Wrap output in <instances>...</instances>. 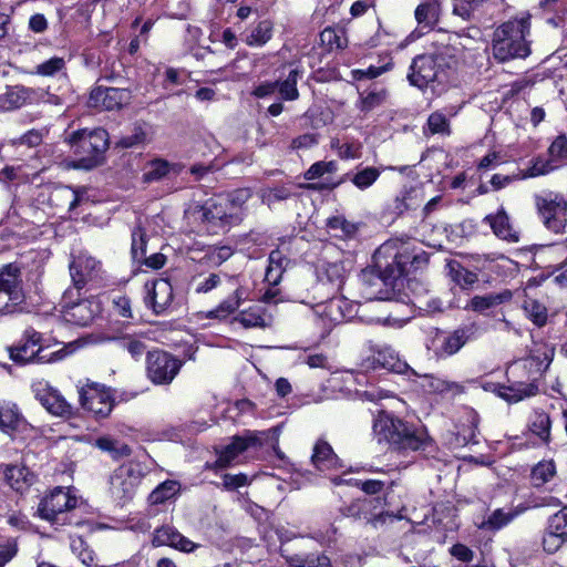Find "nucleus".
Segmentation results:
<instances>
[{
    "label": "nucleus",
    "instance_id": "obj_1",
    "mask_svg": "<svg viewBox=\"0 0 567 567\" xmlns=\"http://www.w3.org/2000/svg\"><path fill=\"white\" fill-rule=\"evenodd\" d=\"M554 355V349L547 344H542L533 350V353L525 359L513 362L507 368L508 385L486 384L485 390H493L498 396L509 403H516L536 395L538 377L549 367Z\"/></svg>",
    "mask_w": 567,
    "mask_h": 567
},
{
    "label": "nucleus",
    "instance_id": "obj_2",
    "mask_svg": "<svg viewBox=\"0 0 567 567\" xmlns=\"http://www.w3.org/2000/svg\"><path fill=\"white\" fill-rule=\"evenodd\" d=\"M530 17L514 18L501 24L493 34L492 53L499 62L525 59L530 54Z\"/></svg>",
    "mask_w": 567,
    "mask_h": 567
},
{
    "label": "nucleus",
    "instance_id": "obj_3",
    "mask_svg": "<svg viewBox=\"0 0 567 567\" xmlns=\"http://www.w3.org/2000/svg\"><path fill=\"white\" fill-rule=\"evenodd\" d=\"M441 41L436 40L433 44H437L434 51L416 56L411 65V72L408 78L412 85L423 89L435 81L441 82L444 75V68L450 66L455 58V48L451 47L445 39L447 34H440Z\"/></svg>",
    "mask_w": 567,
    "mask_h": 567
},
{
    "label": "nucleus",
    "instance_id": "obj_4",
    "mask_svg": "<svg viewBox=\"0 0 567 567\" xmlns=\"http://www.w3.org/2000/svg\"><path fill=\"white\" fill-rule=\"evenodd\" d=\"M42 334L32 328L24 331L21 340L9 348L12 361L21 364L38 362L53 363L63 360L79 348V341L70 342L61 349L47 353L42 347Z\"/></svg>",
    "mask_w": 567,
    "mask_h": 567
},
{
    "label": "nucleus",
    "instance_id": "obj_5",
    "mask_svg": "<svg viewBox=\"0 0 567 567\" xmlns=\"http://www.w3.org/2000/svg\"><path fill=\"white\" fill-rule=\"evenodd\" d=\"M235 215L228 210V203L217 195L207 199L203 205L187 212V218L198 224L199 231L219 234L227 231L234 225Z\"/></svg>",
    "mask_w": 567,
    "mask_h": 567
},
{
    "label": "nucleus",
    "instance_id": "obj_6",
    "mask_svg": "<svg viewBox=\"0 0 567 567\" xmlns=\"http://www.w3.org/2000/svg\"><path fill=\"white\" fill-rule=\"evenodd\" d=\"M69 143L79 158L78 167L90 169L95 167L109 147V135L103 128L79 130L69 136Z\"/></svg>",
    "mask_w": 567,
    "mask_h": 567
},
{
    "label": "nucleus",
    "instance_id": "obj_7",
    "mask_svg": "<svg viewBox=\"0 0 567 567\" xmlns=\"http://www.w3.org/2000/svg\"><path fill=\"white\" fill-rule=\"evenodd\" d=\"M145 475L144 466L131 461L117 467L110 478V493L115 502L125 504L131 501Z\"/></svg>",
    "mask_w": 567,
    "mask_h": 567
},
{
    "label": "nucleus",
    "instance_id": "obj_8",
    "mask_svg": "<svg viewBox=\"0 0 567 567\" xmlns=\"http://www.w3.org/2000/svg\"><path fill=\"white\" fill-rule=\"evenodd\" d=\"M535 206L545 227L555 233L561 234L567 224V200L557 193L547 190L534 196Z\"/></svg>",
    "mask_w": 567,
    "mask_h": 567
},
{
    "label": "nucleus",
    "instance_id": "obj_9",
    "mask_svg": "<svg viewBox=\"0 0 567 567\" xmlns=\"http://www.w3.org/2000/svg\"><path fill=\"white\" fill-rule=\"evenodd\" d=\"M76 289H68L60 302L62 319L71 324L89 326L100 311L99 303L90 299H78Z\"/></svg>",
    "mask_w": 567,
    "mask_h": 567
},
{
    "label": "nucleus",
    "instance_id": "obj_10",
    "mask_svg": "<svg viewBox=\"0 0 567 567\" xmlns=\"http://www.w3.org/2000/svg\"><path fill=\"white\" fill-rule=\"evenodd\" d=\"M76 504L78 499L69 488L56 487L40 501L37 513L51 524L64 525L66 513L75 508Z\"/></svg>",
    "mask_w": 567,
    "mask_h": 567
},
{
    "label": "nucleus",
    "instance_id": "obj_11",
    "mask_svg": "<svg viewBox=\"0 0 567 567\" xmlns=\"http://www.w3.org/2000/svg\"><path fill=\"white\" fill-rule=\"evenodd\" d=\"M316 323L328 333L334 326L353 316V305L344 297L337 296L313 307Z\"/></svg>",
    "mask_w": 567,
    "mask_h": 567
},
{
    "label": "nucleus",
    "instance_id": "obj_12",
    "mask_svg": "<svg viewBox=\"0 0 567 567\" xmlns=\"http://www.w3.org/2000/svg\"><path fill=\"white\" fill-rule=\"evenodd\" d=\"M182 364L179 359L168 352L162 350L147 352V377L155 384H169L178 374Z\"/></svg>",
    "mask_w": 567,
    "mask_h": 567
},
{
    "label": "nucleus",
    "instance_id": "obj_13",
    "mask_svg": "<svg viewBox=\"0 0 567 567\" xmlns=\"http://www.w3.org/2000/svg\"><path fill=\"white\" fill-rule=\"evenodd\" d=\"M22 300L19 268L13 265L2 267L0 269V313L12 311V308L21 303Z\"/></svg>",
    "mask_w": 567,
    "mask_h": 567
},
{
    "label": "nucleus",
    "instance_id": "obj_14",
    "mask_svg": "<svg viewBox=\"0 0 567 567\" xmlns=\"http://www.w3.org/2000/svg\"><path fill=\"white\" fill-rule=\"evenodd\" d=\"M80 403L95 417H106L113 410L114 399L104 386L92 384L81 389Z\"/></svg>",
    "mask_w": 567,
    "mask_h": 567
},
{
    "label": "nucleus",
    "instance_id": "obj_15",
    "mask_svg": "<svg viewBox=\"0 0 567 567\" xmlns=\"http://www.w3.org/2000/svg\"><path fill=\"white\" fill-rule=\"evenodd\" d=\"M265 440L264 432L247 431L243 435L234 436L231 443L219 453L216 466L220 468L230 466L241 453L251 447L261 446Z\"/></svg>",
    "mask_w": 567,
    "mask_h": 567
},
{
    "label": "nucleus",
    "instance_id": "obj_16",
    "mask_svg": "<svg viewBox=\"0 0 567 567\" xmlns=\"http://www.w3.org/2000/svg\"><path fill=\"white\" fill-rule=\"evenodd\" d=\"M32 390L37 400L51 414L61 417L72 415V405L49 382L44 380L37 381L32 384Z\"/></svg>",
    "mask_w": 567,
    "mask_h": 567
},
{
    "label": "nucleus",
    "instance_id": "obj_17",
    "mask_svg": "<svg viewBox=\"0 0 567 567\" xmlns=\"http://www.w3.org/2000/svg\"><path fill=\"white\" fill-rule=\"evenodd\" d=\"M380 368L396 373H409L411 370L408 364L399 358L398 353L388 346L378 347L373 350L371 355L363 359L360 363L362 371L377 370Z\"/></svg>",
    "mask_w": 567,
    "mask_h": 567
},
{
    "label": "nucleus",
    "instance_id": "obj_18",
    "mask_svg": "<svg viewBox=\"0 0 567 567\" xmlns=\"http://www.w3.org/2000/svg\"><path fill=\"white\" fill-rule=\"evenodd\" d=\"M33 427L20 413L18 406L9 401L0 400V431L11 437H24Z\"/></svg>",
    "mask_w": 567,
    "mask_h": 567
},
{
    "label": "nucleus",
    "instance_id": "obj_19",
    "mask_svg": "<svg viewBox=\"0 0 567 567\" xmlns=\"http://www.w3.org/2000/svg\"><path fill=\"white\" fill-rule=\"evenodd\" d=\"M131 92L126 89L97 86L90 93L87 104L99 110H118L128 104Z\"/></svg>",
    "mask_w": 567,
    "mask_h": 567
},
{
    "label": "nucleus",
    "instance_id": "obj_20",
    "mask_svg": "<svg viewBox=\"0 0 567 567\" xmlns=\"http://www.w3.org/2000/svg\"><path fill=\"white\" fill-rule=\"evenodd\" d=\"M412 377H414L412 381L427 393L456 396L465 391V386L462 383L445 380L434 374L419 373L411 369L409 378Z\"/></svg>",
    "mask_w": 567,
    "mask_h": 567
},
{
    "label": "nucleus",
    "instance_id": "obj_21",
    "mask_svg": "<svg viewBox=\"0 0 567 567\" xmlns=\"http://www.w3.org/2000/svg\"><path fill=\"white\" fill-rule=\"evenodd\" d=\"M145 303L151 307L156 315H162L173 301V288L171 282L164 278L148 280L144 285Z\"/></svg>",
    "mask_w": 567,
    "mask_h": 567
},
{
    "label": "nucleus",
    "instance_id": "obj_22",
    "mask_svg": "<svg viewBox=\"0 0 567 567\" xmlns=\"http://www.w3.org/2000/svg\"><path fill=\"white\" fill-rule=\"evenodd\" d=\"M101 271V264L95 258L81 252L70 264V275L73 289L80 291L87 282L96 279Z\"/></svg>",
    "mask_w": 567,
    "mask_h": 567
},
{
    "label": "nucleus",
    "instance_id": "obj_23",
    "mask_svg": "<svg viewBox=\"0 0 567 567\" xmlns=\"http://www.w3.org/2000/svg\"><path fill=\"white\" fill-rule=\"evenodd\" d=\"M478 333L476 323H468L455 329L452 333L443 337L435 353L440 358H447L457 353L468 341L475 339Z\"/></svg>",
    "mask_w": 567,
    "mask_h": 567
},
{
    "label": "nucleus",
    "instance_id": "obj_24",
    "mask_svg": "<svg viewBox=\"0 0 567 567\" xmlns=\"http://www.w3.org/2000/svg\"><path fill=\"white\" fill-rule=\"evenodd\" d=\"M405 425L406 423L402 420L381 412L373 422V432L380 442L385 441L395 446L396 442H400L403 431H405Z\"/></svg>",
    "mask_w": 567,
    "mask_h": 567
},
{
    "label": "nucleus",
    "instance_id": "obj_25",
    "mask_svg": "<svg viewBox=\"0 0 567 567\" xmlns=\"http://www.w3.org/2000/svg\"><path fill=\"white\" fill-rule=\"evenodd\" d=\"M483 223L488 225L493 234L507 243L519 241V231L514 227L506 209L501 206L495 214H488L483 218Z\"/></svg>",
    "mask_w": 567,
    "mask_h": 567
},
{
    "label": "nucleus",
    "instance_id": "obj_26",
    "mask_svg": "<svg viewBox=\"0 0 567 567\" xmlns=\"http://www.w3.org/2000/svg\"><path fill=\"white\" fill-rule=\"evenodd\" d=\"M3 478L16 492L22 494L34 483V474L24 465L11 464L3 466Z\"/></svg>",
    "mask_w": 567,
    "mask_h": 567
},
{
    "label": "nucleus",
    "instance_id": "obj_27",
    "mask_svg": "<svg viewBox=\"0 0 567 567\" xmlns=\"http://www.w3.org/2000/svg\"><path fill=\"white\" fill-rule=\"evenodd\" d=\"M154 546H172L181 551L190 553L197 545L172 527H162L155 530Z\"/></svg>",
    "mask_w": 567,
    "mask_h": 567
},
{
    "label": "nucleus",
    "instance_id": "obj_28",
    "mask_svg": "<svg viewBox=\"0 0 567 567\" xmlns=\"http://www.w3.org/2000/svg\"><path fill=\"white\" fill-rule=\"evenodd\" d=\"M183 166L176 163H169L166 159L156 158L148 162L144 167L143 181L146 183L158 182L171 175H178Z\"/></svg>",
    "mask_w": 567,
    "mask_h": 567
},
{
    "label": "nucleus",
    "instance_id": "obj_29",
    "mask_svg": "<svg viewBox=\"0 0 567 567\" xmlns=\"http://www.w3.org/2000/svg\"><path fill=\"white\" fill-rule=\"evenodd\" d=\"M512 299V292L509 290H503L501 292H491L484 296H474L465 309L472 310L478 313H485L487 310L493 309L499 305H503Z\"/></svg>",
    "mask_w": 567,
    "mask_h": 567
},
{
    "label": "nucleus",
    "instance_id": "obj_30",
    "mask_svg": "<svg viewBox=\"0 0 567 567\" xmlns=\"http://www.w3.org/2000/svg\"><path fill=\"white\" fill-rule=\"evenodd\" d=\"M311 461L320 471L337 468L340 466L339 457L333 452L330 444L323 440H319L315 444Z\"/></svg>",
    "mask_w": 567,
    "mask_h": 567
},
{
    "label": "nucleus",
    "instance_id": "obj_31",
    "mask_svg": "<svg viewBox=\"0 0 567 567\" xmlns=\"http://www.w3.org/2000/svg\"><path fill=\"white\" fill-rule=\"evenodd\" d=\"M235 322L240 323L246 329L265 328L268 326L269 317L262 306L254 305L241 310L235 318Z\"/></svg>",
    "mask_w": 567,
    "mask_h": 567
},
{
    "label": "nucleus",
    "instance_id": "obj_32",
    "mask_svg": "<svg viewBox=\"0 0 567 567\" xmlns=\"http://www.w3.org/2000/svg\"><path fill=\"white\" fill-rule=\"evenodd\" d=\"M220 196L228 203V210L231 215H235L234 220L236 224H239L244 219L245 205L251 197V190L249 188H239Z\"/></svg>",
    "mask_w": 567,
    "mask_h": 567
},
{
    "label": "nucleus",
    "instance_id": "obj_33",
    "mask_svg": "<svg viewBox=\"0 0 567 567\" xmlns=\"http://www.w3.org/2000/svg\"><path fill=\"white\" fill-rule=\"evenodd\" d=\"M269 264L266 269L265 280L271 285L277 286L282 278L288 259L282 255L280 250H272L269 255Z\"/></svg>",
    "mask_w": 567,
    "mask_h": 567
},
{
    "label": "nucleus",
    "instance_id": "obj_34",
    "mask_svg": "<svg viewBox=\"0 0 567 567\" xmlns=\"http://www.w3.org/2000/svg\"><path fill=\"white\" fill-rule=\"evenodd\" d=\"M522 512L517 509H495L478 527L486 530H498L513 522Z\"/></svg>",
    "mask_w": 567,
    "mask_h": 567
},
{
    "label": "nucleus",
    "instance_id": "obj_35",
    "mask_svg": "<svg viewBox=\"0 0 567 567\" xmlns=\"http://www.w3.org/2000/svg\"><path fill=\"white\" fill-rule=\"evenodd\" d=\"M274 23L268 20L259 21L251 28L244 41L248 47H262L272 38Z\"/></svg>",
    "mask_w": 567,
    "mask_h": 567
},
{
    "label": "nucleus",
    "instance_id": "obj_36",
    "mask_svg": "<svg viewBox=\"0 0 567 567\" xmlns=\"http://www.w3.org/2000/svg\"><path fill=\"white\" fill-rule=\"evenodd\" d=\"M29 97V91L23 86H8L0 93V111L20 107Z\"/></svg>",
    "mask_w": 567,
    "mask_h": 567
},
{
    "label": "nucleus",
    "instance_id": "obj_37",
    "mask_svg": "<svg viewBox=\"0 0 567 567\" xmlns=\"http://www.w3.org/2000/svg\"><path fill=\"white\" fill-rule=\"evenodd\" d=\"M440 12V1L427 0L416 7L414 16L419 24L431 28L439 21Z\"/></svg>",
    "mask_w": 567,
    "mask_h": 567
},
{
    "label": "nucleus",
    "instance_id": "obj_38",
    "mask_svg": "<svg viewBox=\"0 0 567 567\" xmlns=\"http://www.w3.org/2000/svg\"><path fill=\"white\" fill-rule=\"evenodd\" d=\"M94 446L103 452L109 453L114 460L130 456L132 453V449L127 444L114 440L110 436H102L96 439Z\"/></svg>",
    "mask_w": 567,
    "mask_h": 567
},
{
    "label": "nucleus",
    "instance_id": "obj_39",
    "mask_svg": "<svg viewBox=\"0 0 567 567\" xmlns=\"http://www.w3.org/2000/svg\"><path fill=\"white\" fill-rule=\"evenodd\" d=\"M523 310L526 317L537 327H544L547 323V308L536 299L526 298L523 302Z\"/></svg>",
    "mask_w": 567,
    "mask_h": 567
},
{
    "label": "nucleus",
    "instance_id": "obj_40",
    "mask_svg": "<svg viewBox=\"0 0 567 567\" xmlns=\"http://www.w3.org/2000/svg\"><path fill=\"white\" fill-rule=\"evenodd\" d=\"M550 417L545 412H534L529 421V430L537 435L542 442L548 443L550 440Z\"/></svg>",
    "mask_w": 567,
    "mask_h": 567
},
{
    "label": "nucleus",
    "instance_id": "obj_41",
    "mask_svg": "<svg viewBox=\"0 0 567 567\" xmlns=\"http://www.w3.org/2000/svg\"><path fill=\"white\" fill-rule=\"evenodd\" d=\"M241 299V291L236 289L235 292L223 302H220L217 308L210 310L207 313V317L219 320L227 318L230 313L235 312L239 308Z\"/></svg>",
    "mask_w": 567,
    "mask_h": 567
},
{
    "label": "nucleus",
    "instance_id": "obj_42",
    "mask_svg": "<svg viewBox=\"0 0 567 567\" xmlns=\"http://www.w3.org/2000/svg\"><path fill=\"white\" fill-rule=\"evenodd\" d=\"M181 489V485L176 481H165L159 484L148 496L151 504H163L175 497Z\"/></svg>",
    "mask_w": 567,
    "mask_h": 567
},
{
    "label": "nucleus",
    "instance_id": "obj_43",
    "mask_svg": "<svg viewBox=\"0 0 567 567\" xmlns=\"http://www.w3.org/2000/svg\"><path fill=\"white\" fill-rule=\"evenodd\" d=\"M427 437L423 433H417L412 431L408 424L405 425V431H403L401 435L400 442H396L395 447L402 450H423L427 445Z\"/></svg>",
    "mask_w": 567,
    "mask_h": 567
},
{
    "label": "nucleus",
    "instance_id": "obj_44",
    "mask_svg": "<svg viewBox=\"0 0 567 567\" xmlns=\"http://www.w3.org/2000/svg\"><path fill=\"white\" fill-rule=\"evenodd\" d=\"M449 267L452 279L464 289L472 287L478 280V277L475 272L465 269L457 261H451Z\"/></svg>",
    "mask_w": 567,
    "mask_h": 567
},
{
    "label": "nucleus",
    "instance_id": "obj_45",
    "mask_svg": "<svg viewBox=\"0 0 567 567\" xmlns=\"http://www.w3.org/2000/svg\"><path fill=\"white\" fill-rule=\"evenodd\" d=\"M556 474V466L553 461H542L532 470L530 478L534 486H543Z\"/></svg>",
    "mask_w": 567,
    "mask_h": 567
},
{
    "label": "nucleus",
    "instance_id": "obj_46",
    "mask_svg": "<svg viewBox=\"0 0 567 567\" xmlns=\"http://www.w3.org/2000/svg\"><path fill=\"white\" fill-rule=\"evenodd\" d=\"M386 95L388 94L384 89L363 92L360 94L358 107L361 112L368 113L382 105L385 102Z\"/></svg>",
    "mask_w": 567,
    "mask_h": 567
},
{
    "label": "nucleus",
    "instance_id": "obj_47",
    "mask_svg": "<svg viewBox=\"0 0 567 567\" xmlns=\"http://www.w3.org/2000/svg\"><path fill=\"white\" fill-rule=\"evenodd\" d=\"M299 75V71L295 69L289 72L286 80L282 82L278 81L277 91L279 92L282 100L295 101L299 97V92L297 89Z\"/></svg>",
    "mask_w": 567,
    "mask_h": 567
},
{
    "label": "nucleus",
    "instance_id": "obj_48",
    "mask_svg": "<svg viewBox=\"0 0 567 567\" xmlns=\"http://www.w3.org/2000/svg\"><path fill=\"white\" fill-rule=\"evenodd\" d=\"M381 171L378 167L368 166L359 169L352 177V184L361 190L371 187L380 177Z\"/></svg>",
    "mask_w": 567,
    "mask_h": 567
},
{
    "label": "nucleus",
    "instance_id": "obj_49",
    "mask_svg": "<svg viewBox=\"0 0 567 567\" xmlns=\"http://www.w3.org/2000/svg\"><path fill=\"white\" fill-rule=\"evenodd\" d=\"M401 256L395 255L391 264H389L382 271L378 279L382 280L385 285H394L400 280L404 272V262Z\"/></svg>",
    "mask_w": 567,
    "mask_h": 567
},
{
    "label": "nucleus",
    "instance_id": "obj_50",
    "mask_svg": "<svg viewBox=\"0 0 567 567\" xmlns=\"http://www.w3.org/2000/svg\"><path fill=\"white\" fill-rule=\"evenodd\" d=\"M66 62L61 56H53L35 66L34 73L41 76H54L60 72H64Z\"/></svg>",
    "mask_w": 567,
    "mask_h": 567
},
{
    "label": "nucleus",
    "instance_id": "obj_51",
    "mask_svg": "<svg viewBox=\"0 0 567 567\" xmlns=\"http://www.w3.org/2000/svg\"><path fill=\"white\" fill-rule=\"evenodd\" d=\"M320 276L321 278L324 277L336 289H340L346 277V271L342 264L330 262L322 266Z\"/></svg>",
    "mask_w": 567,
    "mask_h": 567
},
{
    "label": "nucleus",
    "instance_id": "obj_52",
    "mask_svg": "<svg viewBox=\"0 0 567 567\" xmlns=\"http://www.w3.org/2000/svg\"><path fill=\"white\" fill-rule=\"evenodd\" d=\"M338 169V163L336 161H329V162H317L312 164L309 169L305 173V178L307 181L317 179L320 177H323L328 174H333Z\"/></svg>",
    "mask_w": 567,
    "mask_h": 567
},
{
    "label": "nucleus",
    "instance_id": "obj_53",
    "mask_svg": "<svg viewBox=\"0 0 567 567\" xmlns=\"http://www.w3.org/2000/svg\"><path fill=\"white\" fill-rule=\"evenodd\" d=\"M427 131L431 134L450 135L451 128L446 116L441 112L432 113L427 118Z\"/></svg>",
    "mask_w": 567,
    "mask_h": 567
},
{
    "label": "nucleus",
    "instance_id": "obj_54",
    "mask_svg": "<svg viewBox=\"0 0 567 567\" xmlns=\"http://www.w3.org/2000/svg\"><path fill=\"white\" fill-rule=\"evenodd\" d=\"M132 256L135 260H141L146 254V234L140 226L132 230Z\"/></svg>",
    "mask_w": 567,
    "mask_h": 567
},
{
    "label": "nucleus",
    "instance_id": "obj_55",
    "mask_svg": "<svg viewBox=\"0 0 567 567\" xmlns=\"http://www.w3.org/2000/svg\"><path fill=\"white\" fill-rule=\"evenodd\" d=\"M567 538L555 530H550V527H546L543 535V548L548 554L556 553L565 543Z\"/></svg>",
    "mask_w": 567,
    "mask_h": 567
},
{
    "label": "nucleus",
    "instance_id": "obj_56",
    "mask_svg": "<svg viewBox=\"0 0 567 567\" xmlns=\"http://www.w3.org/2000/svg\"><path fill=\"white\" fill-rule=\"evenodd\" d=\"M332 147L337 150V154L342 159H354L361 156V145L358 142L333 144Z\"/></svg>",
    "mask_w": 567,
    "mask_h": 567
},
{
    "label": "nucleus",
    "instance_id": "obj_57",
    "mask_svg": "<svg viewBox=\"0 0 567 567\" xmlns=\"http://www.w3.org/2000/svg\"><path fill=\"white\" fill-rule=\"evenodd\" d=\"M547 526L550 527V530H555L567 538V506L551 515Z\"/></svg>",
    "mask_w": 567,
    "mask_h": 567
},
{
    "label": "nucleus",
    "instance_id": "obj_58",
    "mask_svg": "<svg viewBox=\"0 0 567 567\" xmlns=\"http://www.w3.org/2000/svg\"><path fill=\"white\" fill-rule=\"evenodd\" d=\"M554 166L549 162L543 159H536L527 171H519L520 178L526 179L529 177H536L548 174L553 171Z\"/></svg>",
    "mask_w": 567,
    "mask_h": 567
},
{
    "label": "nucleus",
    "instance_id": "obj_59",
    "mask_svg": "<svg viewBox=\"0 0 567 567\" xmlns=\"http://www.w3.org/2000/svg\"><path fill=\"white\" fill-rule=\"evenodd\" d=\"M392 66H393V63L391 61L386 62L385 64H383L381 66L371 65L365 70L353 71V76L357 80L375 79V78L380 76L381 74L390 71L392 69Z\"/></svg>",
    "mask_w": 567,
    "mask_h": 567
},
{
    "label": "nucleus",
    "instance_id": "obj_60",
    "mask_svg": "<svg viewBox=\"0 0 567 567\" xmlns=\"http://www.w3.org/2000/svg\"><path fill=\"white\" fill-rule=\"evenodd\" d=\"M121 343L122 347L125 348L135 359L141 358L146 351V346L144 344V342L135 337H123L121 339Z\"/></svg>",
    "mask_w": 567,
    "mask_h": 567
},
{
    "label": "nucleus",
    "instance_id": "obj_61",
    "mask_svg": "<svg viewBox=\"0 0 567 567\" xmlns=\"http://www.w3.org/2000/svg\"><path fill=\"white\" fill-rule=\"evenodd\" d=\"M53 199H66L69 202V210H73L80 203V195L72 187H62L54 192Z\"/></svg>",
    "mask_w": 567,
    "mask_h": 567
},
{
    "label": "nucleus",
    "instance_id": "obj_62",
    "mask_svg": "<svg viewBox=\"0 0 567 567\" xmlns=\"http://www.w3.org/2000/svg\"><path fill=\"white\" fill-rule=\"evenodd\" d=\"M290 196L289 189L285 187H276L267 189L262 193L261 200L268 206L272 205L276 202H280L287 199Z\"/></svg>",
    "mask_w": 567,
    "mask_h": 567
},
{
    "label": "nucleus",
    "instance_id": "obj_63",
    "mask_svg": "<svg viewBox=\"0 0 567 567\" xmlns=\"http://www.w3.org/2000/svg\"><path fill=\"white\" fill-rule=\"evenodd\" d=\"M549 154L554 159L567 158V137L564 135L557 136L549 146Z\"/></svg>",
    "mask_w": 567,
    "mask_h": 567
},
{
    "label": "nucleus",
    "instance_id": "obj_64",
    "mask_svg": "<svg viewBox=\"0 0 567 567\" xmlns=\"http://www.w3.org/2000/svg\"><path fill=\"white\" fill-rule=\"evenodd\" d=\"M277 89L278 81H265L255 85L251 94L258 99H265L274 95Z\"/></svg>",
    "mask_w": 567,
    "mask_h": 567
}]
</instances>
